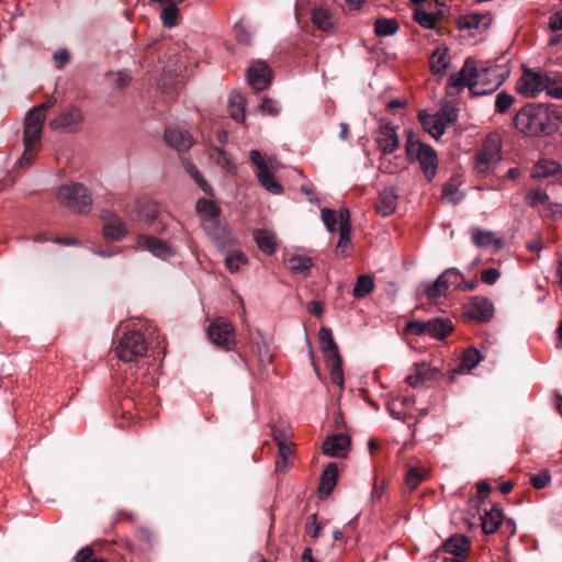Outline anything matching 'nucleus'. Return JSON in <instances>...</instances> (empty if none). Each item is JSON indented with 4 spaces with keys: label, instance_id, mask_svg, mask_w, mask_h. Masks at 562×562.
<instances>
[{
    "label": "nucleus",
    "instance_id": "obj_29",
    "mask_svg": "<svg viewBox=\"0 0 562 562\" xmlns=\"http://www.w3.org/2000/svg\"><path fill=\"white\" fill-rule=\"evenodd\" d=\"M418 120L423 128L428 132L434 138L439 139L445 134L443 123L435 114H428L425 111L418 113Z\"/></svg>",
    "mask_w": 562,
    "mask_h": 562
},
{
    "label": "nucleus",
    "instance_id": "obj_9",
    "mask_svg": "<svg viewBox=\"0 0 562 562\" xmlns=\"http://www.w3.org/2000/svg\"><path fill=\"white\" fill-rule=\"evenodd\" d=\"M546 88V76L538 71L524 69L522 76L518 79L517 91L528 98H536Z\"/></svg>",
    "mask_w": 562,
    "mask_h": 562
},
{
    "label": "nucleus",
    "instance_id": "obj_7",
    "mask_svg": "<svg viewBox=\"0 0 562 562\" xmlns=\"http://www.w3.org/2000/svg\"><path fill=\"white\" fill-rule=\"evenodd\" d=\"M85 123V114L82 110L69 104L63 108L59 113L49 120L48 126L52 131L75 134L82 130Z\"/></svg>",
    "mask_w": 562,
    "mask_h": 562
},
{
    "label": "nucleus",
    "instance_id": "obj_37",
    "mask_svg": "<svg viewBox=\"0 0 562 562\" xmlns=\"http://www.w3.org/2000/svg\"><path fill=\"white\" fill-rule=\"evenodd\" d=\"M257 177L259 179L260 184L272 194H281L283 191L282 186L274 179L273 173L269 170V168L262 170L261 172H257Z\"/></svg>",
    "mask_w": 562,
    "mask_h": 562
},
{
    "label": "nucleus",
    "instance_id": "obj_12",
    "mask_svg": "<svg viewBox=\"0 0 562 562\" xmlns=\"http://www.w3.org/2000/svg\"><path fill=\"white\" fill-rule=\"evenodd\" d=\"M492 21L493 18L490 13L472 12L461 15L457 20V25L460 30H468L471 35H476L487 30Z\"/></svg>",
    "mask_w": 562,
    "mask_h": 562
},
{
    "label": "nucleus",
    "instance_id": "obj_5",
    "mask_svg": "<svg viewBox=\"0 0 562 562\" xmlns=\"http://www.w3.org/2000/svg\"><path fill=\"white\" fill-rule=\"evenodd\" d=\"M502 139L496 133L490 134L477 154L475 155L473 168L477 173H486L493 170L501 161Z\"/></svg>",
    "mask_w": 562,
    "mask_h": 562
},
{
    "label": "nucleus",
    "instance_id": "obj_47",
    "mask_svg": "<svg viewBox=\"0 0 562 562\" xmlns=\"http://www.w3.org/2000/svg\"><path fill=\"white\" fill-rule=\"evenodd\" d=\"M195 209L198 213L205 214L211 218H216L221 214V209L212 200L200 199Z\"/></svg>",
    "mask_w": 562,
    "mask_h": 562
},
{
    "label": "nucleus",
    "instance_id": "obj_34",
    "mask_svg": "<svg viewBox=\"0 0 562 562\" xmlns=\"http://www.w3.org/2000/svg\"><path fill=\"white\" fill-rule=\"evenodd\" d=\"M374 280L369 274H361L357 278L352 289V295L356 299H362L369 295L374 290Z\"/></svg>",
    "mask_w": 562,
    "mask_h": 562
},
{
    "label": "nucleus",
    "instance_id": "obj_60",
    "mask_svg": "<svg viewBox=\"0 0 562 562\" xmlns=\"http://www.w3.org/2000/svg\"><path fill=\"white\" fill-rule=\"evenodd\" d=\"M551 481V476L548 471H541L530 477L532 486L537 490L544 488Z\"/></svg>",
    "mask_w": 562,
    "mask_h": 562
},
{
    "label": "nucleus",
    "instance_id": "obj_46",
    "mask_svg": "<svg viewBox=\"0 0 562 562\" xmlns=\"http://www.w3.org/2000/svg\"><path fill=\"white\" fill-rule=\"evenodd\" d=\"M448 291L446 284L441 280L440 276L430 284H428L425 289V294L431 301H436L441 296H445Z\"/></svg>",
    "mask_w": 562,
    "mask_h": 562
},
{
    "label": "nucleus",
    "instance_id": "obj_23",
    "mask_svg": "<svg viewBox=\"0 0 562 562\" xmlns=\"http://www.w3.org/2000/svg\"><path fill=\"white\" fill-rule=\"evenodd\" d=\"M398 195L394 188H384L378 195L375 211L381 216L393 214L397 206Z\"/></svg>",
    "mask_w": 562,
    "mask_h": 562
},
{
    "label": "nucleus",
    "instance_id": "obj_1",
    "mask_svg": "<svg viewBox=\"0 0 562 562\" xmlns=\"http://www.w3.org/2000/svg\"><path fill=\"white\" fill-rule=\"evenodd\" d=\"M504 79L499 66L479 68L474 59L467 58L463 67L450 76L449 87L457 91L468 87L474 95H485L494 92Z\"/></svg>",
    "mask_w": 562,
    "mask_h": 562
},
{
    "label": "nucleus",
    "instance_id": "obj_44",
    "mask_svg": "<svg viewBox=\"0 0 562 562\" xmlns=\"http://www.w3.org/2000/svg\"><path fill=\"white\" fill-rule=\"evenodd\" d=\"M248 263V258L243 252H231L225 258V266L232 273H237L240 267Z\"/></svg>",
    "mask_w": 562,
    "mask_h": 562
},
{
    "label": "nucleus",
    "instance_id": "obj_55",
    "mask_svg": "<svg viewBox=\"0 0 562 562\" xmlns=\"http://www.w3.org/2000/svg\"><path fill=\"white\" fill-rule=\"evenodd\" d=\"M236 40L244 45H249L251 42V33L248 27L243 23H236L234 26Z\"/></svg>",
    "mask_w": 562,
    "mask_h": 562
},
{
    "label": "nucleus",
    "instance_id": "obj_43",
    "mask_svg": "<svg viewBox=\"0 0 562 562\" xmlns=\"http://www.w3.org/2000/svg\"><path fill=\"white\" fill-rule=\"evenodd\" d=\"M435 116L439 119L440 123H443V128L448 125L453 124L458 120V110L451 104H445Z\"/></svg>",
    "mask_w": 562,
    "mask_h": 562
},
{
    "label": "nucleus",
    "instance_id": "obj_10",
    "mask_svg": "<svg viewBox=\"0 0 562 562\" xmlns=\"http://www.w3.org/2000/svg\"><path fill=\"white\" fill-rule=\"evenodd\" d=\"M161 342L153 345V341H146L145 335L135 329H126L123 336L119 339L116 351H148V349H156L161 347Z\"/></svg>",
    "mask_w": 562,
    "mask_h": 562
},
{
    "label": "nucleus",
    "instance_id": "obj_35",
    "mask_svg": "<svg viewBox=\"0 0 562 562\" xmlns=\"http://www.w3.org/2000/svg\"><path fill=\"white\" fill-rule=\"evenodd\" d=\"M293 449L292 443L278 447V459L276 461V471L284 473L292 467Z\"/></svg>",
    "mask_w": 562,
    "mask_h": 562
},
{
    "label": "nucleus",
    "instance_id": "obj_8",
    "mask_svg": "<svg viewBox=\"0 0 562 562\" xmlns=\"http://www.w3.org/2000/svg\"><path fill=\"white\" fill-rule=\"evenodd\" d=\"M207 336L217 347L228 348L235 339V329L226 318L217 317L210 323Z\"/></svg>",
    "mask_w": 562,
    "mask_h": 562
},
{
    "label": "nucleus",
    "instance_id": "obj_13",
    "mask_svg": "<svg viewBox=\"0 0 562 562\" xmlns=\"http://www.w3.org/2000/svg\"><path fill=\"white\" fill-rule=\"evenodd\" d=\"M441 376L440 370L423 362L415 366V373L407 375L406 381L413 387L430 386Z\"/></svg>",
    "mask_w": 562,
    "mask_h": 562
},
{
    "label": "nucleus",
    "instance_id": "obj_6",
    "mask_svg": "<svg viewBox=\"0 0 562 562\" xmlns=\"http://www.w3.org/2000/svg\"><path fill=\"white\" fill-rule=\"evenodd\" d=\"M453 330V325L448 318L436 317L427 322L411 321L405 326L406 334L429 336L442 340Z\"/></svg>",
    "mask_w": 562,
    "mask_h": 562
},
{
    "label": "nucleus",
    "instance_id": "obj_22",
    "mask_svg": "<svg viewBox=\"0 0 562 562\" xmlns=\"http://www.w3.org/2000/svg\"><path fill=\"white\" fill-rule=\"evenodd\" d=\"M472 241L476 247L484 248L493 246L495 251L504 248L505 241L496 237L492 231L483 229L481 227H473L471 229Z\"/></svg>",
    "mask_w": 562,
    "mask_h": 562
},
{
    "label": "nucleus",
    "instance_id": "obj_21",
    "mask_svg": "<svg viewBox=\"0 0 562 562\" xmlns=\"http://www.w3.org/2000/svg\"><path fill=\"white\" fill-rule=\"evenodd\" d=\"M136 245L138 248L146 249L158 258L166 259L173 255L172 249L155 236L139 235Z\"/></svg>",
    "mask_w": 562,
    "mask_h": 562
},
{
    "label": "nucleus",
    "instance_id": "obj_17",
    "mask_svg": "<svg viewBox=\"0 0 562 562\" xmlns=\"http://www.w3.org/2000/svg\"><path fill=\"white\" fill-rule=\"evenodd\" d=\"M248 83L257 91L266 90L271 81L270 68L262 61L251 64L247 72Z\"/></svg>",
    "mask_w": 562,
    "mask_h": 562
},
{
    "label": "nucleus",
    "instance_id": "obj_32",
    "mask_svg": "<svg viewBox=\"0 0 562 562\" xmlns=\"http://www.w3.org/2000/svg\"><path fill=\"white\" fill-rule=\"evenodd\" d=\"M255 240L257 243L258 248L267 254L272 255L277 249L276 236L273 233L267 229H260L255 233Z\"/></svg>",
    "mask_w": 562,
    "mask_h": 562
},
{
    "label": "nucleus",
    "instance_id": "obj_15",
    "mask_svg": "<svg viewBox=\"0 0 562 562\" xmlns=\"http://www.w3.org/2000/svg\"><path fill=\"white\" fill-rule=\"evenodd\" d=\"M166 143L177 151H187L193 145V138L191 134L179 126H170L165 131Z\"/></svg>",
    "mask_w": 562,
    "mask_h": 562
},
{
    "label": "nucleus",
    "instance_id": "obj_54",
    "mask_svg": "<svg viewBox=\"0 0 562 562\" xmlns=\"http://www.w3.org/2000/svg\"><path fill=\"white\" fill-rule=\"evenodd\" d=\"M514 97L506 92H501L496 97L495 108L498 113H505L514 103Z\"/></svg>",
    "mask_w": 562,
    "mask_h": 562
},
{
    "label": "nucleus",
    "instance_id": "obj_30",
    "mask_svg": "<svg viewBox=\"0 0 562 562\" xmlns=\"http://www.w3.org/2000/svg\"><path fill=\"white\" fill-rule=\"evenodd\" d=\"M430 70L434 75H442L449 65L447 47H437L430 56Z\"/></svg>",
    "mask_w": 562,
    "mask_h": 562
},
{
    "label": "nucleus",
    "instance_id": "obj_49",
    "mask_svg": "<svg viewBox=\"0 0 562 562\" xmlns=\"http://www.w3.org/2000/svg\"><path fill=\"white\" fill-rule=\"evenodd\" d=\"M318 338L322 351H337L338 347L334 340V336L330 329L325 327L321 328Z\"/></svg>",
    "mask_w": 562,
    "mask_h": 562
},
{
    "label": "nucleus",
    "instance_id": "obj_64",
    "mask_svg": "<svg viewBox=\"0 0 562 562\" xmlns=\"http://www.w3.org/2000/svg\"><path fill=\"white\" fill-rule=\"evenodd\" d=\"M93 555V550L90 546L81 548L75 557V562H90Z\"/></svg>",
    "mask_w": 562,
    "mask_h": 562
},
{
    "label": "nucleus",
    "instance_id": "obj_4",
    "mask_svg": "<svg viewBox=\"0 0 562 562\" xmlns=\"http://www.w3.org/2000/svg\"><path fill=\"white\" fill-rule=\"evenodd\" d=\"M60 205L76 214L88 213L92 205V198L87 188L81 183L61 186L56 194Z\"/></svg>",
    "mask_w": 562,
    "mask_h": 562
},
{
    "label": "nucleus",
    "instance_id": "obj_28",
    "mask_svg": "<svg viewBox=\"0 0 562 562\" xmlns=\"http://www.w3.org/2000/svg\"><path fill=\"white\" fill-rule=\"evenodd\" d=\"M324 361L329 370L333 383L344 386L342 358L340 353H324Z\"/></svg>",
    "mask_w": 562,
    "mask_h": 562
},
{
    "label": "nucleus",
    "instance_id": "obj_2",
    "mask_svg": "<svg viewBox=\"0 0 562 562\" xmlns=\"http://www.w3.org/2000/svg\"><path fill=\"white\" fill-rule=\"evenodd\" d=\"M561 120V114L542 103H530L521 108L514 120L516 128L527 136L550 135Z\"/></svg>",
    "mask_w": 562,
    "mask_h": 562
},
{
    "label": "nucleus",
    "instance_id": "obj_24",
    "mask_svg": "<svg viewBox=\"0 0 562 562\" xmlns=\"http://www.w3.org/2000/svg\"><path fill=\"white\" fill-rule=\"evenodd\" d=\"M350 212L347 207L339 210V240L336 247L338 254H345L346 248L350 245Z\"/></svg>",
    "mask_w": 562,
    "mask_h": 562
},
{
    "label": "nucleus",
    "instance_id": "obj_58",
    "mask_svg": "<svg viewBox=\"0 0 562 562\" xmlns=\"http://www.w3.org/2000/svg\"><path fill=\"white\" fill-rule=\"evenodd\" d=\"M145 340L153 341V345H158V342H161L159 348L156 349H148V351H166L167 342L165 340V337L160 335L159 331L156 329L148 330L147 336H145Z\"/></svg>",
    "mask_w": 562,
    "mask_h": 562
},
{
    "label": "nucleus",
    "instance_id": "obj_57",
    "mask_svg": "<svg viewBox=\"0 0 562 562\" xmlns=\"http://www.w3.org/2000/svg\"><path fill=\"white\" fill-rule=\"evenodd\" d=\"M272 437L276 441L278 447H281L282 445H290L292 443L289 440V429L285 426L282 427H273L272 428Z\"/></svg>",
    "mask_w": 562,
    "mask_h": 562
},
{
    "label": "nucleus",
    "instance_id": "obj_48",
    "mask_svg": "<svg viewBox=\"0 0 562 562\" xmlns=\"http://www.w3.org/2000/svg\"><path fill=\"white\" fill-rule=\"evenodd\" d=\"M442 201L451 204H458L463 199V193L452 183H446L441 192Z\"/></svg>",
    "mask_w": 562,
    "mask_h": 562
},
{
    "label": "nucleus",
    "instance_id": "obj_38",
    "mask_svg": "<svg viewBox=\"0 0 562 562\" xmlns=\"http://www.w3.org/2000/svg\"><path fill=\"white\" fill-rule=\"evenodd\" d=\"M312 266V259L305 256H293L288 261V267L292 272L303 276L310 274Z\"/></svg>",
    "mask_w": 562,
    "mask_h": 562
},
{
    "label": "nucleus",
    "instance_id": "obj_27",
    "mask_svg": "<svg viewBox=\"0 0 562 562\" xmlns=\"http://www.w3.org/2000/svg\"><path fill=\"white\" fill-rule=\"evenodd\" d=\"M562 173L561 165L554 160H539L532 168L531 176L536 179H546L559 177Z\"/></svg>",
    "mask_w": 562,
    "mask_h": 562
},
{
    "label": "nucleus",
    "instance_id": "obj_56",
    "mask_svg": "<svg viewBox=\"0 0 562 562\" xmlns=\"http://www.w3.org/2000/svg\"><path fill=\"white\" fill-rule=\"evenodd\" d=\"M259 109L263 114H268L271 116H276L280 112L278 102L276 100L267 98V97L262 99V102L260 103Z\"/></svg>",
    "mask_w": 562,
    "mask_h": 562
},
{
    "label": "nucleus",
    "instance_id": "obj_3",
    "mask_svg": "<svg viewBox=\"0 0 562 562\" xmlns=\"http://www.w3.org/2000/svg\"><path fill=\"white\" fill-rule=\"evenodd\" d=\"M405 151L409 161L419 164L420 170L427 180L431 181L438 169V156L436 150L428 144L422 143L409 133L405 144Z\"/></svg>",
    "mask_w": 562,
    "mask_h": 562
},
{
    "label": "nucleus",
    "instance_id": "obj_19",
    "mask_svg": "<svg viewBox=\"0 0 562 562\" xmlns=\"http://www.w3.org/2000/svg\"><path fill=\"white\" fill-rule=\"evenodd\" d=\"M103 234L106 239L119 241L127 234L125 222L113 213L102 215Z\"/></svg>",
    "mask_w": 562,
    "mask_h": 562
},
{
    "label": "nucleus",
    "instance_id": "obj_39",
    "mask_svg": "<svg viewBox=\"0 0 562 562\" xmlns=\"http://www.w3.org/2000/svg\"><path fill=\"white\" fill-rule=\"evenodd\" d=\"M463 355H464V358H463L462 362L457 368H454L452 370L450 380H453L454 374L469 373L482 360L481 353H463Z\"/></svg>",
    "mask_w": 562,
    "mask_h": 562
},
{
    "label": "nucleus",
    "instance_id": "obj_41",
    "mask_svg": "<svg viewBox=\"0 0 562 562\" xmlns=\"http://www.w3.org/2000/svg\"><path fill=\"white\" fill-rule=\"evenodd\" d=\"M160 19L165 27L170 29L179 24L180 11L176 2H171L162 9Z\"/></svg>",
    "mask_w": 562,
    "mask_h": 562
},
{
    "label": "nucleus",
    "instance_id": "obj_63",
    "mask_svg": "<svg viewBox=\"0 0 562 562\" xmlns=\"http://www.w3.org/2000/svg\"><path fill=\"white\" fill-rule=\"evenodd\" d=\"M547 215L553 218H562V203H552L550 200L547 205Z\"/></svg>",
    "mask_w": 562,
    "mask_h": 562
},
{
    "label": "nucleus",
    "instance_id": "obj_59",
    "mask_svg": "<svg viewBox=\"0 0 562 562\" xmlns=\"http://www.w3.org/2000/svg\"><path fill=\"white\" fill-rule=\"evenodd\" d=\"M548 201L549 195L540 190H535L527 194V202L530 206H536L538 204L547 205Z\"/></svg>",
    "mask_w": 562,
    "mask_h": 562
},
{
    "label": "nucleus",
    "instance_id": "obj_11",
    "mask_svg": "<svg viewBox=\"0 0 562 562\" xmlns=\"http://www.w3.org/2000/svg\"><path fill=\"white\" fill-rule=\"evenodd\" d=\"M464 315L479 323H487L494 316L493 303L482 296L473 297L467 305H464Z\"/></svg>",
    "mask_w": 562,
    "mask_h": 562
},
{
    "label": "nucleus",
    "instance_id": "obj_16",
    "mask_svg": "<svg viewBox=\"0 0 562 562\" xmlns=\"http://www.w3.org/2000/svg\"><path fill=\"white\" fill-rule=\"evenodd\" d=\"M375 142L378 144V148L384 155L392 154L400 147L396 130L389 123L380 125L376 132Z\"/></svg>",
    "mask_w": 562,
    "mask_h": 562
},
{
    "label": "nucleus",
    "instance_id": "obj_14",
    "mask_svg": "<svg viewBox=\"0 0 562 562\" xmlns=\"http://www.w3.org/2000/svg\"><path fill=\"white\" fill-rule=\"evenodd\" d=\"M54 104L55 99H48L27 112L24 127L29 128V133L31 135H34L35 133L42 134L43 125L46 119V111L53 108Z\"/></svg>",
    "mask_w": 562,
    "mask_h": 562
},
{
    "label": "nucleus",
    "instance_id": "obj_33",
    "mask_svg": "<svg viewBox=\"0 0 562 562\" xmlns=\"http://www.w3.org/2000/svg\"><path fill=\"white\" fill-rule=\"evenodd\" d=\"M312 20L314 25L322 31H329L334 27L335 19L331 12L325 8H316L313 10Z\"/></svg>",
    "mask_w": 562,
    "mask_h": 562
},
{
    "label": "nucleus",
    "instance_id": "obj_53",
    "mask_svg": "<svg viewBox=\"0 0 562 562\" xmlns=\"http://www.w3.org/2000/svg\"><path fill=\"white\" fill-rule=\"evenodd\" d=\"M543 91H546L548 95L554 99L562 98V86L560 85V80H555L548 76H546V88Z\"/></svg>",
    "mask_w": 562,
    "mask_h": 562
},
{
    "label": "nucleus",
    "instance_id": "obj_18",
    "mask_svg": "<svg viewBox=\"0 0 562 562\" xmlns=\"http://www.w3.org/2000/svg\"><path fill=\"white\" fill-rule=\"evenodd\" d=\"M41 138H42V134L35 133L34 135H31L29 133V128L24 127V131H23L24 151L18 161V164L21 168L31 166V164L33 162L37 153L41 149Z\"/></svg>",
    "mask_w": 562,
    "mask_h": 562
},
{
    "label": "nucleus",
    "instance_id": "obj_61",
    "mask_svg": "<svg viewBox=\"0 0 562 562\" xmlns=\"http://www.w3.org/2000/svg\"><path fill=\"white\" fill-rule=\"evenodd\" d=\"M306 533L313 538H318L321 536L322 526L317 521L316 514L312 515L305 526Z\"/></svg>",
    "mask_w": 562,
    "mask_h": 562
},
{
    "label": "nucleus",
    "instance_id": "obj_51",
    "mask_svg": "<svg viewBox=\"0 0 562 562\" xmlns=\"http://www.w3.org/2000/svg\"><path fill=\"white\" fill-rule=\"evenodd\" d=\"M322 221L330 233L337 231V224H339V213L330 209H323L321 211Z\"/></svg>",
    "mask_w": 562,
    "mask_h": 562
},
{
    "label": "nucleus",
    "instance_id": "obj_50",
    "mask_svg": "<svg viewBox=\"0 0 562 562\" xmlns=\"http://www.w3.org/2000/svg\"><path fill=\"white\" fill-rule=\"evenodd\" d=\"M426 474L419 471L418 469L411 468L408 469L405 475V485L409 488V491H414L417 486L425 480Z\"/></svg>",
    "mask_w": 562,
    "mask_h": 562
},
{
    "label": "nucleus",
    "instance_id": "obj_36",
    "mask_svg": "<svg viewBox=\"0 0 562 562\" xmlns=\"http://www.w3.org/2000/svg\"><path fill=\"white\" fill-rule=\"evenodd\" d=\"M398 23L395 19L381 18L374 22V33L376 36H392L398 31Z\"/></svg>",
    "mask_w": 562,
    "mask_h": 562
},
{
    "label": "nucleus",
    "instance_id": "obj_42",
    "mask_svg": "<svg viewBox=\"0 0 562 562\" xmlns=\"http://www.w3.org/2000/svg\"><path fill=\"white\" fill-rule=\"evenodd\" d=\"M438 15L436 13L427 12L422 8H417L413 12V20L418 23L422 27L427 30L435 29Z\"/></svg>",
    "mask_w": 562,
    "mask_h": 562
},
{
    "label": "nucleus",
    "instance_id": "obj_62",
    "mask_svg": "<svg viewBox=\"0 0 562 562\" xmlns=\"http://www.w3.org/2000/svg\"><path fill=\"white\" fill-rule=\"evenodd\" d=\"M501 272L495 268H490L481 272V280L486 284H494L499 279Z\"/></svg>",
    "mask_w": 562,
    "mask_h": 562
},
{
    "label": "nucleus",
    "instance_id": "obj_26",
    "mask_svg": "<svg viewBox=\"0 0 562 562\" xmlns=\"http://www.w3.org/2000/svg\"><path fill=\"white\" fill-rule=\"evenodd\" d=\"M470 547L471 543L465 536H453L449 538L441 548L445 552L451 554V558L463 559L465 561Z\"/></svg>",
    "mask_w": 562,
    "mask_h": 562
},
{
    "label": "nucleus",
    "instance_id": "obj_31",
    "mask_svg": "<svg viewBox=\"0 0 562 562\" xmlns=\"http://www.w3.org/2000/svg\"><path fill=\"white\" fill-rule=\"evenodd\" d=\"M503 513L496 506L486 512L482 517V530L486 535H492L497 531L502 524Z\"/></svg>",
    "mask_w": 562,
    "mask_h": 562
},
{
    "label": "nucleus",
    "instance_id": "obj_25",
    "mask_svg": "<svg viewBox=\"0 0 562 562\" xmlns=\"http://www.w3.org/2000/svg\"><path fill=\"white\" fill-rule=\"evenodd\" d=\"M338 480V467L336 463L330 462L323 471L318 486V494L321 498L329 496Z\"/></svg>",
    "mask_w": 562,
    "mask_h": 562
},
{
    "label": "nucleus",
    "instance_id": "obj_20",
    "mask_svg": "<svg viewBox=\"0 0 562 562\" xmlns=\"http://www.w3.org/2000/svg\"><path fill=\"white\" fill-rule=\"evenodd\" d=\"M350 439L344 434L329 436L323 442V453L333 458H345L349 451Z\"/></svg>",
    "mask_w": 562,
    "mask_h": 562
},
{
    "label": "nucleus",
    "instance_id": "obj_52",
    "mask_svg": "<svg viewBox=\"0 0 562 562\" xmlns=\"http://www.w3.org/2000/svg\"><path fill=\"white\" fill-rule=\"evenodd\" d=\"M211 158L214 159L217 165L222 166L227 172H232L234 170V164L223 149L214 148L211 153Z\"/></svg>",
    "mask_w": 562,
    "mask_h": 562
},
{
    "label": "nucleus",
    "instance_id": "obj_40",
    "mask_svg": "<svg viewBox=\"0 0 562 562\" xmlns=\"http://www.w3.org/2000/svg\"><path fill=\"white\" fill-rule=\"evenodd\" d=\"M245 105L246 102L241 95L235 94L231 97L228 110L232 119L236 122L243 123L245 121Z\"/></svg>",
    "mask_w": 562,
    "mask_h": 562
},
{
    "label": "nucleus",
    "instance_id": "obj_45",
    "mask_svg": "<svg viewBox=\"0 0 562 562\" xmlns=\"http://www.w3.org/2000/svg\"><path fill=\"white\" fill-rule=\"evenodd\" d=\"M443 284L449 289L453 285L456 289L461 288V283L463 282V274L456 268L446 269L440 274Z\"/></svg>",
    "mask_w": 562,
    "mask_h": 562
}]
</instances>
